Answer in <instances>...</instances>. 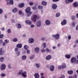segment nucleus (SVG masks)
<instances>
[{
	"label": "nucleus",
	"instance_id": "1",
	"mask_svg": "<svg viewBox=\"0 0 78 78\" xmlns=\"http://www.w3.org/2000/svg\"><path fill=\"white\" fill-rule=\"evenodd\" d=\"M37 16L36 15H34L32 16L31 17V20L32 22H36V19H37Z\"/></svg>",
	"mask_w": 78,
	"mask_h": 78
},
{
	"label": "nucleus",
	"instance_id": "2",
	"mask_svg": "<svg viewBox=\"0 0 78 78\" xmlns=\"http://www.w3.org/2000/svg\"><path fill=\"white\" fill-rule=\"evenodd\" d=\"M52 37L54 38H55V39H59V34H57L55 35H52Z\"/></svg>",
	"mask_w": 78,
	"mask_h": 78
},
{
	"label": "nucleus",
	"instance_id": "3",
	"mask_svg": "<svg viewBox=\"0 0 78 78\" xmlns=\"http://www.w3.org/2000/svg\"><path fill=\"white\" fill-rule=\"evenodd\" d=\"M62 25H65L67 24V20L66 19L63 20L61 22Z\"/></svg>",
	"mask_w": 78,
	"mask_h": 78
},
{
	"label": "nucleus",
	"instance_id": "4",
	"mask_svg": "<svg viewBox=\"0 0 78 78\" xmlns=\"http://www.w3.org/2000/svg\"><path fill=\"white\" fill-rule=\"evenodd\" d=\"M76 58L75 57H73L71 59V62L73 63L76 62Z\"/></svg>",
	"mask_w": 78,
	"mask_h": 78
},
{
	"label": "nucleus",
	"instance_id": "5",
	"mask_svg": "<svg viewBox=\"0 0 78 78\" xmlns=\"http://www.w3.org/2000/svg\"><path fill=\"white\" fill-rule=\"evenodd\" d=\"M6 69V65L4 64H2L1 65V70H5Z\"/></svg>",
	"mask_w": 78,
	"mask_h": 78
},
{
	"label": "nucleus",
	"instance_id": "6",
	"mask_svg": "<svg viewBox=\"0 0 78 78\" xmlns=\"http://www.w3.org/2000/svg\"><path fill=\"white\" fill-rule=\"evenodd\" d=\"M30 11H31L30 8L28 7L26 9L25 11L27 13H29V12H30Z\"/></svg>",
	"mask_w": 78,
	"mask_h": 78
},
{
	"label": "nucleus",
	"instance_id": "7",
	"mask_svg": "<svg viewBox=\"0 0 78 78\" xmlns=\"http://www.w3.org/2000/svg\"><path fill=\"white\" fill-rule=\"evenodd\" d=\"M49 69L51 71H54L55 70V67L53 65H51L50 66Z\"/></svg>",
	"mask_w": 78,
	"mask_h": 78
},
{
	"label": "nucleus",
	"instance_id": "8",
	"mask_svg": "<svg viewBox=\"0 0 78 78\" xmlns=\"http://www.w3.org/2000/svg\"><path fill=\"white\" fill-rule=\"evenodd\" d=\"M52 7L53 9H56L57 8V7H58V6H57V5L56 4H53L52 5Z\"/></svg>",
	"mask_w": 78,
	"mask_h": 78
},
{
	"label": "nucleus",
	"instance_id": "9",
	"mask_svg": "<svg viewBox=\"0 0 78 78\" xmlns=\"http://www.w3.org/2000/svg\"><path fill=\"white\" fill-rule=\"evenodd\" d=\"M22 75L24 78H26V77L27 76V71H24V72L23 73Z\"/></svg>",
	"mask_w": 78,
	"mask_h": 78
},
{
	"label": "nucleus",
	"instance_id": "10",
	"mask_svg": "<svg viewBox=\"0 0 78 78\" xmlns=\"http://www.w3.org/2000/svg\"><path fill=\"white\" fill-rule=\"evenodd\" d=\"M34 76L35 78H39L40 76L38 73H36L34 74Z\"/></svg>",
	"mask_w": 78,
	"mask_h": 78
},
{
	"label": "nucleus",
	"instance_id": "11",
	"mask_svg": "<svg viewBox=\"0 0 78 78\" xmlns=\"http://www.w3.org/2000/svg\"><path fill=\"white\" fill-rule=\"evenodd\" d=\"M34 40L33 38H30L29 39V42L30 44H32L34 42Z\"/></svg>",
	"mask_w": 78,
	"mask_h": 78
},
{
	"label": "nucleus",
	"instance_id": "12",
	"mask_svg": "<svg viewBox=\"0 0 78 78\" xmlns=\"http://www.w3.org/2000/svg\"><path fill=\"white\" fill-rule=\"evenodd\" d=\"M51 59V56L50 55H48L46 57V60H50Z\"/></svg>",
	"mask_w": 78,
	"mask_h": 78
},
{
	"label": "nucleus",
	"instance_id": "13",
	"mask_svg": "<svg viewBox=\"0 0 78 78\" xmlns=\"http://www.w3.org/2000/svg\"><path fill=\"white\" fill-rule=\"evenodd\" d=\"M4 53V51L2 50V48H0V55H3Z\"/></svg>",
	"mask_w": 78,
	"mask_h": 78
},
{
	"label": "nucleus",
	"instance_id": "14",
	"mask_svg": "<svg viewBox=\"0 0 78 78\" xmlns=\"http://www.w3.org/2000/svg\"><path fill=\"white\" fill-rule=\"evenodd\" d=\"M24 6H25V4H24V3H21L19 5V8H23V7H24Z\"/></svg>",
	"mask_w": 78,
	"mask_h": 78
},
{
	"label": "nucleus",
	"instance_id": "15",
	"mask_svg": "<svg viewBox=\"0 0 78 78\" xmlns=\"http://www.w3.org/2000/svg\"><path fill=\"white\" fill-rule=\"evenodd\" d=\"M41 25V22L40 21H38L37 23V27H40Z\"/></svg>",
	"mask_w": 78,
	"mask_h": 78
},
{
	"label": "nucleus",
	"instance_id": "16",
	"mask_svg": "<svg viewBox=\"0 0 78 78\" xmlns=\"http://www.w3.org/2000/svg\"><path fill=\"white\" fill-rule=\"evenodd\" d=\"M41 4L42 5H44V6H46V5H47V2H45L44 1H43L42 2Z\"/></svg>",
	"mask_w": 78,
	"mask_h": 78
},
{
	"label": "nucleus",
	"instance_id": "17",
	"mask_svg": "<svg viewBox=\"0 0 78 78\" xmlns=\"http://www.w3.org/2000/svg\"><path fill=\"white\" fill-rule=\"evenodd\" d=\"M65 58L67 59H70L71 58V56L70 55H65Z\"/></svg>",
	"mask_w": 78,
	"mask_h": 78
},
{
	"label": "nucleus",
	"instance_id": "18",
	"mask_svg": "<svg viewBox=\"0 0 78 78\" xmlns=\"http://www.w3.org/2000/svg\"><path fill=\"white\" fill-rule=\"evenodd\" d=\"M25 23L27 24H28V25H31V23H32L31 21L29 20L26 21Z\"/></svg>",
	"mask_w": 78,
	"mask_h": 78
},
{
	"label": "nucleus",
	"instance_id": "19",
	"mask_svg": "<svg viewBox=\"0 0 78 78\" xmlns=\"http://www.w3.org/2000/svg\"><path fill=\"white\" fill-rule=\"evenodd\" d=\"M73 6H74V7H77V6H78V2H75L73 4Z\"/></svg>",
	"mask_w": 78,
	"mask_h": 78
},
{
	"label": "nucleus",
	"instance_id": "20",
	"mask_svg": "<svg viewBox=\"0 0 78 78\" xmlns=\"http://www.w3.org/2000/svg\"><path fill=\"white\" fill-rule=\"evenodd\" d=\"M45 23L47 25H50V21L48 20H46Z\"/></svg>",
	"mask_w": 78,
	"mask_h": 78
},
{
	"label": "nucleus",
	"instance_id": "21",
	"mask_svg": "<svg viewBox=\"0 0 78 78\" xmlns=\"http://www.w3.org/2000/svg\"><path fill=\"white\" fill-rule=\"evenodd\" d=\"M34 50H35V52H36V53H38V52H39V48H35Z\"/></svg>",
	"mask_w": 78,
	"mask_h": 78
},
{
	"label": "nucleus",
	"instance_id": "22",
	"mask_svg": "<svg viewBox=\"0 0 78 78\" xmlns=\"http://www.w3.org/2000/svg\"><path fill=\"white\" fill-rule=\"evenodd\" d=\"M16 47L17 48H22V44H17Z\"/></svg>",
	"mask_w": 78,
	"mask_h": 78
},
{
	"label": "nucleus",
	"instance_id": "23",
	"mask_svg": "<svg viewBox=\"0 0 78 78\" xmlns=\"http://www.w3.org/2000/svg\"><path fill=\"white\" fill-rule=\"evenodd\" d=\"M17 11V9L15 8L14 9L12 10V12L14 13H16Z\"/></svg>",
	"mask_w": 78,
	"mask_h": 78
},
{
	"label": "nucleus",
	"instance_id": "24",
	"mask_svg": "<svg viewBox=\"0 0 78 78\" xmlns=\"http://www.w3.org/2000/svg\"><path fill=\"white\" fill-rule=\"evenodd\" d=\"M9 1H10L9 2V3L11 5H12L14 4V1L13 0H9Z\"/></svg>",
	"mask_w": 78,
	"mask_h": 78
},
{
	"label": "nucleus",
	"instance_id": "25",
	"mask_svg": "<svg viewBox=\"0 0 78 78\" xmlns=\"http://www.w3.org/2000/svg\"><path fill=\"white\" fill-rule=\"evenodd\" d=\"M24 48L26 50H28V48H29V47H28V46L27 45H25L24 46Z\"/></svg>",
	"mask_w": 78,
	"mask_h": 78
},
{
	"label": "nucleus",
	"instance_id": "26",
	"mask_svg": "<svg viewBox=\"0 0 78 78\" xmlns=\"http://www.w3.org/2000/svg\"><path fill=\"white\" fill-rule=\"evenodd\" d=\"M23 73V70H20L19 73V75H22Z\"/></svg>",
	"mask_w": 78,
	"mask_h": 78
},
{
	"label": "nucleus",
	"instance_id": "27",
	"mask_svg": "<svg viewBox=\"0 0 78 78\" xmlns=\"http://www.w3.org/2000/svg\"><path fill=\"white\" fill-rule=\"evenodd\" d=\"M68 74H69V75H72V74L73 73V71H68Z\"/></svg>",
	"mask_w": 78,
	"mask_h": 78
},
{
	"label": "nucleus",
	"instance_id": "28",
	"mask_svg": "<svg viewBox=\"0 0 78 78\" xmlns=\"http://www.w3.org/2000/svg\"><path fill=\"white\" fill-rule=\"evenodd\" d=\"M16 26H17L18 28H20L22 27L21 26V24L19 23L17 24Z\"/></svg>",
	"mask_w": 78,
	"mask_h": 78
},
{
	"label": "nucleus",
	"instance_id": "29",
	"mask_svg": "<svg viewBox=\"0 0 78 78\" xmlns=\"http://www.w3.org/2000/svg\"><path fill=\"white\" fill-rule=\"evenodd\" d=\"M32 14V12H30L29 13L27 14V17H30V16H31Z\"/></svg>",
	"mask_w": 78,
	"mask_h": 78
},
{
	"label": "nucleus",
	"instance_id": "30",
	"mask_svg": "<svg viewBox=\"0 0 78 78\" xmlns=\"http://www.w3.org/2000/svg\"><path fill=\"white\" fill-rule=\"evenodd\" d=\"M62 69H64L65 68H66V64L64 63L63 64L62 66Z\"/></svg>",
	"mask_w": 78,
	"mask_h": 78
},
{
	"label": "nucleus",
	"instance_id": "31",
	"mask_svg": "<svg viewBox=\"0 0 78 78\" xmlns=\"http://www.w3.org/2000/svg\"><path fill=\"white\" fill-rule=\"evenodd\" d=\"M27 58V56L26 55H23L22 57V58L23 60H25Z\"/></svg>",
	"mask_w": 78,
	"mask_h": 78
},
{
	"label": "nucleus",
	"instance_id": "32",
	"mask_svg": "<svg viewBox=\"0 0 78 78\" xmlns=\"http://www.w3.org/2000/svg\"><path fill=\"white\" fill-rule=\"evenodd\" d=\"M55 16L56 17H59V16H60V13L59 12H58L56 14Z\"/></svg>",
	"mask_w": 78,
	"mask_h": 78
},
{
	"label": "nucleus",
	"instance_id": "33",
	"mask_svg": "<svg viewBox=\"0 0 78 78\" xmlns=\"http://www.w3.org/2000/svg\"><path fill=\"white\" fill-rule=\"evenodd\" d=\"M46 51L47 52H50V51H51V50L49 49H48V48H47L46 49Z\"/></svg>",
	"mask_w": 78,
	"mask_h": 78
},
{
	"label": "nucleus",
	"instance_id": "34",
	"mask_svg": "<svg viewBox=\"0 0 78 78\" xmlns=\"http://www.w3.org/2000/svg\"><path fill=\"white\" fill-rule=\"evenodd\" d=\"M34 55H32L29 58L30 59H33V58H34Z\"/></svg>",
	"mask_w": 78,
	"mask_h": 78
},
{
	"label": "nucleus",
	"instance_id": "35",
	"mask_svg": "<svg viewBox=\"0 0 78 78\" xmlns=\"http://www.w3.org/2000/svg\"><path fill=\"white\" fill-rule=\"evenodd\" d=\"M71 19L74 20L75 19V16H71Z\"/></svg>",
	"mask_w": 78,
	"mask_h": 78
},
{
	"label": "nucleus",
	"instance_id": "36",
	"mask_svg": "<svg viewBox=\"0 0 78 78\" xmlns=\"http://www.w3.org/2000/svg\"><path fill=\"white\" fill-rule=\"evenodd\" d=\"M13 41L15 42H17V38H15L13 40Z\"/></svg>",
	"mask_w": 78,
	"mask_h": 78
},
{
	"label": "nucleus",
	"instance_id": "37",
	"mask_svg": "<svg viewBox=\"0 0 78 78\" xmlns=\"http://www.w3.org/2000/svg\"><path fill=\"white\" fill-rule=\"evenodd\" d=\"M16 54L17 56H19V55H20V52L18 51L16 53Z\"/></svg>",
	"mask_w": 78,
	"mask_h": 78
},
{
	"label": "nucleus",
	"instance_id": "38",
	"mask_svg": "<svg viewBox=\"0 0 78 78\" xmlns=\"http://www.w3.org/2000/svg\"><path fill=\"white\" fill-rule=\"evenodd\" d=\"M38 8H39V9H41L43 8V7H42V6L41 5H39Z\"/></svg>",
	"mask_w": 78,
	"mask_h": 78
},
{
	"label": "nucleus",
	"instance_id": "39",
	"mask_svg": "<svg viewBox=\"0 0 78 78\" xmlns=\"http://www.w3.org/2000/svg\"><path fill=\"white\" fill-rule=\"evenodd\" d=\"M65 2L67 4H69L70 3L69 0H66Z\"/></svg>",
	"mask_w": 78,
	"mask_h": 78
},
{
	"label": "nucleus",
	"instance_id": "40",
	"mask_svg": "<svg viewBox=\"0 0 78 78\" xmlns=\"http://www.w3.org/2000/svg\"><path fill=\"white\" fill-rule=\"evenodd\" d=\"M36 67L37 68H39V67H40V65H39V64L38 63H37L36 64Z\"/></svg>",
	"mask_w": 78,
	"mask_h": 78
},
{
	"label": "nucleus",
	"instance_id": "41",
	"mask_svg": "<svg viewBox=\"0 0 78 78\" xmlns=\"http://www.w3.org/2000/svg\"><path fill=\"white\" fill-rule=\"evenodd\" d=\"M41 51L42 53H44L45 51V50L44 49H42L41 50Z\"/></svg>",
	"mask_w": 78,
	"mask_h": 78
},
{
	"label": "nucleus",
	"instance_id": "42",
	"mask_svg": "<svg viewBox=\"0 0 78 78\" xmlns=\"http://www.w3.org/2000/svg\"><path fill=\"white\" fill-rule=\"evenodd\" d=\"M3 13V9H0V14H2Z\"/></svg>",
	"mask_w": 78,
	"mask_h": 78
},
{
	"label": "nucleus",
	"instance_id": "43",
	"mask_svg": "<svg viewBox=\"0 0 78 78\" xmlns=\"http://www.w3.org/2000/svg\"><path fill=\"white\" fill-rule=\"evenodd\" d=\"M43 48H45L46 47V44L45 43H44L43 44Z\"/></svg>",
	"mask_w": 78,
	"mask_h": 78
},
{
	"label": "nucleus",
	"instance_id": "44",
	"mask_svg": "<svg viewBox=\"0 0 78 78\" xmlns=\"http://www.w3.org/2000/svg\"><path fill=\"white\" fill-rule=\"evenodd\" d=\"M29 5H30V6H32V5H33V2H30L29 3Z\"/></svg>",
	"mask_w": 78,
	"mask_h": 78
},
{
	"label": "nucleus",
	"instance_id": "45",
	"mask_svg": "<svg viewBox=\"0 0 78 78\" xmlns=\"http://www.w3.org/2000/svg\"><path fill=\"white\" fill-rule=\"evenodd\" d=\"M3 37V34H1L0 35V38L2 39Z\"/></svg>",
	"mask_w": 78,
	"mask_h": 78
},
{
	"label": "nucleus",
	"instance_id": "46",
	"mask_svg": "<svg viewBox=\"0 0 78 78\" xmlns=\"http://www.w3.org/2000/svg\"><path fill=\"white\" fill-rule=\"evenodd\" d=\"M4 59V58H0V61L1 62H3V61Z\"/></svg>",
	"mask_w": 78,
	"mask_h": 78
},
{
	"label": "nucleus",
	"instance_id": "47",
	"mask_svg": "<svg viewBox=\"0 0 78 78\" xmlns=\"http://www.w3.org/2000/svg\"><path fill=\"white\" fill-rule=\"evenodd\" d=\"M5 74H4V73H2L1 75V76H2V77H4V76H5Z\"/></svg>",
	"mask_w": 78,
	"mask_h": 78
},
{
	"label": "nucleus",
	"instance_id": "48",
	"mask_svg": "<svg viewBox=\"0 0 78 78\" xmlns=\"http://www.w3.org/2000/svg\"><path fill=\"white\" fill-rule=\"evenodd\" d=\"M7 32L8 33H11V29H9L7 30Z\"/></svg>",
	"mask_w": 78,
	"mask_h": 78
},
{
	"label": "nucleus",
	"instance_id": "49",
	"mask_svg": "<svg viewBox=\"0 0 78 78\" xmlns=\"http://www.w3.org/2000/svg\"><path fill=\"white\" fill-rule=\"evenodd\" d=\"M32 8L33 9H34V10H36L37 9V8L36 7H32Z\"/></svg>",
	"mask_w": 78,
	"mask_h": 78
},
{
	"label": "nucleus",
	"instance_id": "50",
	"mask_svg": "<svg viewBox=\"0 0 78 78\" xmlns=\"http://www.w3.org/2000/svg\"><path fill=\"white\" fill-rule=\"evenodd\" d=\"M52 1L53 2H58L59 1V0H52Z\"/></svg>",
	"mask_w": 78,
	"mask_h": 78
},
{
	"label": "nucleus",
	"instance_id": "51",
	"mask_svg": "<svg viewBox=\"0 0 78 78\" xmlns=\"http://www.w3.org/2000/svg\"><path fill=\"white\" fill-rule=\"evenodd\" d=\"M72 27H75V22H73V23H72Z\"/></svg>",
	"mask_w": 78,
	"mask_h": 78
},
{
	"label": "nucleus",
	"instance_id": "52",
	"mask_svg": "<svg viewBox=\"0 0 78 78\" xmlns=\"http://www.w3.org/2000/svg\"><path fill=\"white\" fill-rule=\"evenodd\" d=\"M58 69L60 70V69H61L62 68V66H59L58 67Z\"/></svg>",
	"mask_w": 78,
	"mask_h": 78
},
{
	"label": "nucleus",
	"instance_id": "53",
	"mask_svg": "<svg viewBox=\"0 0 78 78\" xmlns=\"http://www.w3.org/2000/svg\"><path fill=\"white\" fill-rule=\"evenodd\" d=\"M61 77L62 78H64L65 77V75H64L62 74L61 76Z\"/></svg>",
	"mask_w": 78,
	"mask_h": 78
},
{
	"label": "nucleus",
	"instance_id": "54",
	"mask_svg": "<svg viewBox=\"0 0 78 78\" xmlns=\"http://www.w3.org/2000/svg\"><path fill=\"white\" fill-rule=\"evenodd\" d=\"M68 40H70V39H71V36L69 35V36L68 37Z\"/></svg>",
	"mask_w": 78,
	"mask_h": 78
},
{
	"label": "nucleus",
	"instance_id": "55",
	"mask_svg": "<svg viewBox=\"0 0 78 78\" xmlns=\"http://www.w3.org/2000/svg\"><path fill=\"white\" fill-rule=\"evenodd\" d=\"M46 38L44 37H42L41 38V40L42 41H44L45 39H46Z\"/></svg>",
	"mask_w": 78,
	"mask_h": 78
},
{
	"label": "nucleus",
	"instance_id": "56",
	"mask_svg": "<svg viewBox=\"0 0 78 78\" xmlns=\"http://www.w3.org/2000/svg\"><path fill=\"white\" fill-rule=\"evenodd\" d=\"M18 50H19V49L17 48H16L15 49V51H17Z\"/></svg>",
	"mask_w": 78,
	"mask_h": 78
},
{
	"label": "nucleus",
	"instance_id": "57",
	"mask_svg": "<svg viewBox=\"0 0 78 78\" xmlns=\"http://www.w3.org/2000/svg\"><path fill=\"white\" fill-rule=\"evenodd\" d=\"M19 14H22V12L21 10L20 11H19Z\"/></svg>",
	"mask_w": 78,
	"mask_h": 78
},
{
	"label": "nucleus",
	"instance_id": "58",
	"mask_svg": "<svg viewBox=\"0 0 78 78\" xmlns=\"http://www.w3.org/2000/svg\"><path fill=\"white\" fill-rule=\"evenodd\" d=\"M5 41L6 42L5 43H6V44L9 43V41H7V39L5 40Z\"/></svg>",
	"mask_w": 78,
	"mask_h": 78
},
{
	"label": "nucleus",
	"instance_id": "59",
	"mask_svg": "<svg viewBox=\"0 0 78 78\" xmlns=\"http://www.w3.org/2000/svg\"><path fill=\"white\" fill-rule=\"evenodd\" d=\"M8 67L9 69H11V64H9V65L8 66Z\"/></svg>",
	"mask_w": 78,
	"mask_h": 78
},
{
	"label": "nucleus",
	"instance_id": "60",
	"mask_svg": "<svg viewBox=\"0 0 78 78\" xmlns=\"http://www.w3.org/2000/svg\"><path fill=\"white\" fill-rule=\"evenodd\" d=\"M11 22L12 23H15V21L14 20H11Z\"/></svg>",
	"mask_w": 78,
	"mask_h": 78
},
{
	"label": "nucleus",
	"instance_id": "61",
	"mask_svg": "<svg viewBox=\"0 0 78 78\" xmlns=\"http://www.w3.org/2000/svg\"><path fill=\"white\" fill-rule=\"evenodd\" d=\"M5 44H6V42H4L2 44V45L3 46H5Z\"/></svg>",
	"mask_w": 78,
	"mask_h": 78
},
{
	"label": "nucleus",
	"instance_id": "62",
	"mask_svg": "<svg viewBox=\"0 0 78 78\" xmlns=\"http://www.w3.org/2000/svg\"><path fill=\"white\" fill-rule=\"evenodd\" d=\"M74 78H77V75H75L73 77Z\"/></svg>",
	"mask_w": 78,
	"mask_h": 78
},
{
	"label": "nucleus",
	"instance_id": "63",
	"mask_svg": "<svg viewBox=\"0 0 78 78\" xmlns=\"http://www.w3.org/2000/svg\"><path fill=\"white\" fill-rule=\"evenodd\" d=\"M76 30H78V24L76 26Z\"/></svg>",
	"mask_w": 78,
	"mask_h": 78
},
{
	"label": "nucleus",
	"instance_id": "64",
	"mask_svg": "<svg viewBox=\"0 0 78 78\" xmlns=\"http://www.w3.org/2000/svg\"><path fill=\"white\" fill-rule=\"evenodd\" d=\"M69 78H74V77L72 76H69Z\"/></svg>",
	"mask_w": 78,
	"mask_h": 78
}]
</instances>
